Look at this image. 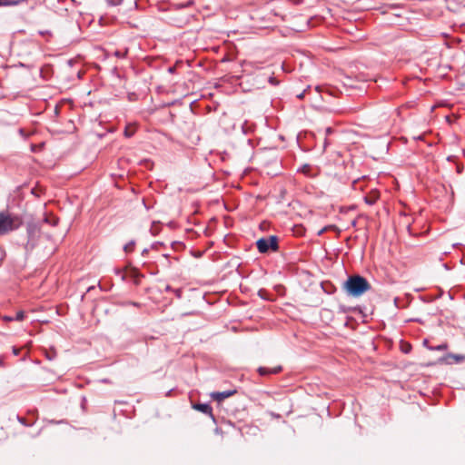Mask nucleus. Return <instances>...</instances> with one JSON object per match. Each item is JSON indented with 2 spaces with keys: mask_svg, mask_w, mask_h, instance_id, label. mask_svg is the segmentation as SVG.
Returning a JSON list of instances; mask_svg holds the SVG:
<instances>
[{
  "mask_svg": "<svg viewBox=\"0 0 465 465\" xmlns=\"http://www.w3.org/2000/svg\"><path fill=\"white\" fill-rule=\"evenodd\" d=\"M332 133H333V129L331 127H327L325 129V135L326 136L331 135Z\"/></svg>",
  "mask_w": 465,
  "mask_h": 465,
  "instance_id": "6ab92c4d",
  "label": "nucleus"
},
{
  "mask_svg": "<svg viewBox=\"0 0 465 465\" xmlns=\"http://www.w3.org/2000/svg\"><path fill=\"white\" fill-rule=\"evenodd\" d=\"M256 246L261 253H265L269 250H278V238L275 235H271L268 238H261L256 242Z\"/></svg>",
  "mask_w": 465,
  "mask_h": 465,
  "instance_id": "7ed1b4c3",
  "label": "nucleus"
},
{
  "mask_svg": "<svg viewBox=\"0 0 465 465\" xmlns=\"http://www.w3.org/2000/svg\"><path fill=\"white\" fill-rule=\"evenodd\" d=\"M45 356L49 361H52L55 358V351H53L51 353L46 352Z\"/></svg>",
  "mask_w": 465,
  "mask_h": 465,
  "instance_id": "2eb2a0df",
  "label": "nucleus"
},
{
  "mask_svg": "<svg viewBox=\"0 0 465 465\" xmlns=\"http://www.w3.org/2000/svg\"><path fill=\"white\" fill-rule=\"evenodd\" d=\"M324 231L325 229L321 230L318 234L321 235Z\"/></svg>",
  "mask_w": 465,
  "mask_h": 465,
  "instance_id": "bb28decb",
  "label": "nucleus"
},
{
  "mask_svg": "<svg viewBox=\"0 0 465 465\" xmlns=\"http://www.w3.org/2000/svg\"><path fill=\"white\" fill-rule=\"evenodd\" d=\"M410 349H411V346L409 345V349L408 350H403L404 353H408Z\"/></svg>",
  "mask_w": 465,
  "mask_h": 465,
  "instance_id": "a878e982",
  "label": "nucleus"
},
{
  "mask_svg": "<svg viewBox=\"0 0 465 465\" xmlns=\"http://www.w3.org/2000/svg\"><path fill=\"white\" fill-rule=\"evenodd\" d=\"M193 409L197 410L204 414L213 416V409L208 403H197L193 405Z\"/></svg>",
  "mask_w": 465,
  "mask_h": 465,
  "instance_id": "0eeeda50",
  "label": "nucleus"
},
{
  "mask_svg": "<svg viewBox=\"0 0 465 465\" xmlns=\"http://www.w3.org/2000/svg\"><path fill=\"white\" fill-rule=\"evenodd\" d=\"M236 392L235 390H232V391H214V392H212L211 393V397L217 401H223L224 399L226 398H229L231 397L232 395H233L234 393Z\"/></svg>",
  "mask_w": 465,
  "mask_h": 465,
  "instance_id": "39448f33",
  "label": "nucleus"
},
{
  "mask_svg": "<svg viewBox=\"0 0 465 465\" xmlns=\"http://www.w3.org/2000/svg\"><path fill=\"white\" fill-rule=\"evenodd\" d=\"M163 243L160 242H156L151 245V249L153 250H158L159 246H162Z\"/></svg>",
  "mask_w": 465,
  "mask_h": 465,
  "instance_id": "dca6fc26",
  "label": "nucleus"
},
{
  "mask_svg": "<svg viewBox=\"0 0 465 465\" xmlns=\"http://www.w3.org/2000/svg\"><path fill=\"white\" fill-rule=\"evenodd\" d=\"M174 71H175V67H173V66H171L168 68V72L171 74L174 73Z\"/></svg>",
  "mask_w": 465,
  "mask_h": 465,
  "instance_id": "4be33fe9",
  "label": "nucleus"
},
{
  "mask_svg": "<svg viewBox=\"0 0 465 465\" xmlns=\"http://www.w3.org/2000/svg\"><path fill=\"white\" fill-rule=\"evenodd\" d=\"M303 95H304V94H303V93H302V94H298V95H297V97L301 99V98H302V97H303Z\"/></svg>",
  "mask_w": 465,
  "mask_h": 465,
  "instance_id": "393cba45",
  "label": "nucleus"
},
{
  "mask_svg": "<svg viewBox=\"0 0 465 465\" xmlns=\"http://www.w3.org/2000/svg\"><path fill=\"white\" fill-rule=\"evenodd\" d=\"M19 352H20V349H18V348H16V347H13V353H14L15 355H16V356H17V355L19 354Z\"/></svg>",
  "mask_w": 465,
  "mask_h": 465,
  "instance_id": "aec40b11",
  "label": "nucleus"
},
{
  "mask_svg": "<svg viewBox=\"0 0 465 465\" xmlns=\"http://www.w3.org/2000/svg\"><path fill=\"white\" fill-rule=\"evenodd\" d=\"M257 371L261 376H265V375L276 374V373L280 372L282 371V367L281 366H277L274 368L259 367Z\"/></svg>",
  "mask_w": 465,
  "mask_h": 465,
  "instance_id": "423d86ee",
  "label": "nucleus"
},
{
  "mask_svg": "<svg viewBox=\"0 0 465 465\" xmlns=\"http://www.w3.org/2000/svg\"><path fill=\"white\" fill-rule=\"evenodd\" d=\"M25 317V314L23 311L17 312L15 316H5L4 320L6 322H22Z\"/></svg>",
  "mask_w": 465,
  "mask_h": 465,
  "instance_id": "6e6552de",
  "label": "nucleus"
},
{
  "mask_svg": "<svg viewBox=\"0 0 465 465\" xmlns=\"http://www.w3.org/2000/svg\"><path fill=\"white\" fill-rule=\"evenodd\" d=\"M38 227L35 223H27L26 232L27 242L25 243L24 248L26 252H32L36 245L35 236L38 233Z\"/></svg>",
  "mask_w": 465,
  "mask_h": 465,
  "instance_id": "20e7f679",
  "label": "nucleus"
},
{
  "mask_svg": "<svg viewBox=\"0 0 465 465\" xmlns=\"http://www.w3.org/2000/svg\"><path fill=\"white\" fill-rule=\"evenodd\" d=\"M19 421H20L21 423H25V420H24V419H19Z\"/></svg>",
  "mask_w": 465,
  "mask_h": 465,
  "instance_id": "cd10ccee",
  "label": "nucleus"
},
{
  "mask_svg": "<svg viewBox=\"0 0 465 465\" xmlns=\"http://www.w3.org/2000/svg\"><path fill=\"white\" fill-rule=\"evenodd\" d=\"M299 171H300L301 173H304V174H306V175H309V176H310V175H311V173H310V171H311V165H309V164H304V165H302V166L299 169Z\"/></svg>",
  "mask_w": 465,
  "mask_h": 465,
  "instance_id": "f8f14e48",
  "label": "nucleus"
},
{
  "mask_svg": "<svg viewBox=\"0 0 465 465\" xmlns=\"http://www.w3.org/2000/svg\"><path fill=\"white\" fill-rule=\"evenodd\" d=\"M165 290H166L167 292H173V289L170 285H167V286H166V288H165Z\"/></svg>",
  "mask_w": 465,
  "mask_h": 465,
  "instance_id": "5701e85b",
  "label": "nucleus"
},
{
  "mask_svg": "<svg viewBox=\"0 0 465 465\" xmlns=\"http://www.w3.org/2000/svg\"><path fill=\"white\" fill-rule=\"evenodd\" d=\"M173 293L175 294V296H176L177 298H179V299H180V298H182V293H183V292H182V290H181V289H174V290H173Z\"/></svg>",
  "mask_w": 465,
  "mask_h": 465,
  "instance_id": "f3484780",
  "label": "nucleus"
},
{
  "mask_svg": "<svg viewBox=\"0 0 465 465\" xmlns=\"http://www.w3.org/2000/svg\"><path fill=\"white\" fill-rule=\"evenodd\" d=\"M148 252H149V249L145 248V249L143 250L142 254L145 255V254L148 253Z\"/></svg>",
  "mask_w": 465,
  "mask_h": 465,
  "instance_id": "b1692460",
  "label": "nucleus"
},
{
  "mask_svg": "<svg viewBox=\"0 0 465 465\" xmlns=\"http://www.w3.org/2000/svg\"><path fill=\"white\" fill-rule=\"evenodd\" d=\"M134 245H135V242L134 240H132L124 246V251L126 253L132 252L134 251Z\"/></svg>",
  "mask_w": 465,
  "mask_h": 465,
  "instance_id": "9d476101",
  "label": "nucleus"
},
{
  "mask_svg": "<svg viewBox=\"0 0 465 465\" xmlns=\"http://www.w3.org/2000/svg\"><path fill=\"white\" fill-rule=\"evenodd\" d=\"M329 144H330V143H329V141H328L327 137H325V139H324V143H323V149L325 150V149H326V147H327Z\"/></svg>",
  "mask_w": 465,
  "mask_h": 465,
  "instance_id": "412c9836",
  "label": "nucleus"
},
{
  "mask_svg": "<svg viewBox=\"0 0 465 465\" xmlns=\"http://www.w3.org/2000/svg\"><path fill=\"white\" fill-rule=\"evenodd\" d=\"M378 200V194L376 193H372L371 195L365 196L364 201L369 205H373Z\"/></svg>",
  "mask_w": 465,
  "mask_h": 465,
  "instance_id": "1a4fd4ad",
  "label": "nucleus"
},
{
  "mask_svg": "<svg viewBox=\"0 0 465 465\" xmlns=\"http://www.w3.org/2000/svg\"><path fill=\"white\" fill-rule=\"evenodd\" d=\"M23 223L24 220L21 215L8 211L0 212V235H5L18 230Z\"/></svg>",
  "mask_w": 465,
  "mask_h": 465,
  "instance_id": "f03ea898",
  "label": "nucleus"
},
{
  "mask_svg": "<svg viewBox=\"0 0 465 465\" xmlns=\"http://www.w3.org/2000/svg\"><path fill=\"white\" fill-rule=\"evenodd\" d=\"M269 83L272 85H277L279 82L274 77H269Z\"/></svg>",
  "mask_w": 465,
  "mask_h": 465,
  "instance_id": "a211bd4d",
  "label": "nucleus"
},
{
  "mask_svg": "<svg viewBox=\"0 0 465 465\" xmlns=\"http://www.w3.org/2000/svg\"><path fill=\"white\" fill-rule=\"evenodd\" d=\"M122 2L123 0H106V3L112 6L119 5L122 4Z\"/></svg>",
  "mask_w": 465,
  "mask_h": 465,
  "instance_id": "ddd939ff",
  "label": "nucleus"
},
{
  "mask_svg": "<svg viewBox=\"0 0 465 465\" xmlns=\"http://www.w3.org/2000/svg\"><path fill=\"white\" fill-rule=\"evenodd\" d=\"M24 0H0V5H17Z\"/></svg>",
  "mask_w": 465,
  "mask_h": 465,
  "instance_id": "9b49d317",
  "label": "nucleus"
},
{
  "mask_svg": "<svg viewBox=\"0 0 465 465\" xmlns=\"http://www.w3.org/2000/svg\"><path fill=\"white\" fill-rule=\"evenodd\" d=\"M127 54V50L125 51H120V50H117L114 52V55L118 58H124Z\"/></svg>",
  "mask_w": 465,
  "mask_h": 465,
  "instance_id": "4468645a",
  "label": "nucleus"
},
{
  "mask_svg": "<svg viewBox=\"0 0 465 465\" xmlns=\"http://www.w3.org/2000/svg\"><path fill=\"white\" fill-rule=\"evenodd\" d=\"M370 282L361 275H351L343 284L347 294L352 297H359L371 289Z\"/></svg>",
  "mask_w": 465,
  "mask_h": 465,
  "instance_id": "f257e3e1",
  "label": "nucleus"
}]
</instances>
